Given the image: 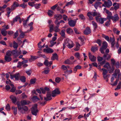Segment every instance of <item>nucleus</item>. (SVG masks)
Segmentation results:
<instances>
[{"label":"nucleus","instance_id":"nucleus-1","mask_svg":"<svg viewBox=\"0 0 121 121\" xmlns=\"http://www.w3.org/2000/svg\"><path fill=\"white\" fill-rule=\"evenodd\" d=\"M44 89L45 91H48L47 92V97L46 98H44V100L46 101H47L51 100L52 98L51 96H53V91H52V94H51V92L49 91L50 89L49 88L47 87H45L44 88Z\"/></svg>","mask_w":121,"mask_h":121},{"label":"nucleus","instance_id":"nucleus-2","mask_svg":"<svg viewBox=\"0 0 121 121\" xmlns=\"http://www.w3.org/2000/svg\"><path fill=\"white\" fill-rule=\"evenodd\" d=\"M119 18L117 14H115L113 16H112L110 15L107 16V19H111L113 22H116L119 20Z\"/></svg>","mask_w":121,"mask_h":121},{"label":"nucleus","instance_id":"nucleus-3","mask_svg":"<svg viewBox=\"0 0 121 121\" xmlns=\"http://www.w3.org/2000/svg\"><path fill=\"white\" fill-rule=\"evenodd\" d=\"M30 103V102L26 100H22L20 102L19 101H17L16 104L17 106H20V104L22 105H27Z\"/></svg>","mask_w":121,"mask_h":121},{"label":"nucleus","instance_id":"nucleus-4","mask_svg":"<svg viewBox=\"0 0 121 121\" xmlns=\"http://www.w3.org/2000/svg\"><path fill=\"white\" fill-rule=\"evenodd\" d=\"M19 110L22 113H25L26 111H27L28 110V108L27 106H18Z\"/></svg>","mask_w":121,"mask_h":121},{"label":"nucleus","instance_id":"nucleus-5","mask_svg":"<svg viewBox=\"0 0 121 121\" xmlns=\"http://www.w3.org/2000/svg\"><path fill=\"white\" fill-rule=\"evenodd\" d=\"M112 4V2L111 0H108L107 1H105L104 4H102V6L109 8L111 6Z\"/></svg>","mask_w":121,"mask_h":121},{"label":"nucleus","instance_id":"nucleus-6","mask_svg":"<svg viewBox=\"0 0 121 121\" xmlns=\"http://www.w3.org/2000/svg\"><path fill=\"white\" fill-rule=\"evenodd\" d=\"M104 67L106 68L109 71L110 73H112L114 70V69H111L110 65L108 62L107 63L103 66Z\"/></svg>","mask_w":121,"mask_h":121},{"label":"nucleus","instance_id":"nucleus-7","mask_svg":"<svg viewBox=\"0 0 121 121\" xmlns=\"http://www.w3.org/2000/svg\"><path fill=\"white\" fill-rule=\"evenodd\" d=\"M95 20L97 22L101 24H103L104 23V21H106L107 20V19L102 17L99 18L98 17H96Z\"/></svg>","mask_w":121,"mask_h":121},{"label":"nucleus","instance_id":"nucleus-8","mask_svg":"<svg viewBox=\"0 0 121 121\" xmlns=\"http://www.w3.org/2000/svg\"><path fill=\"white\" fill-rule=\"evenodd\" d=\"M31 111L33 115L35 116H36L37 113L38 112L37 106H33L31 108Z\"/></svg>","mask_w":121,"mask_h":121},{"label":"nucleus","instance_id":"nucleus-9","mask_svg":"<svg viewBox=\"0 0 121 121\" xmlns=\"http://www.w3.org/2000/svg\"><path fill=\"white\" fill-rule=\"evenodd\" d=\"M72 41L69 39H67L64 41V43L63 44V50L65 48L66 46H67L69 43V42Z\"/></svg>","mask_w":121,"mask_h":121},{"label":"nucleus","instance_id":"nucleus-10","mask_svg":"<svg viewBox=\"0 0 121 121\" xmlns=\"http://www.w3.org/2000/svg\"><path fill=\"white\" fill-rule=\"evenodd\" d=\"M88 55L89 59L91 61L94 62L96 61V57L92 55L91 53L89 52Z\"/></svg>","mask_w":121,"mask_h":121},{"label":"nucleus","instance_id":"nucleus-11","mask_svg":"<svg viewBox=\"0 0 121 121\" xmlns=\"http://www.w3.org/2000/svg\"><path fill=\"white\" fill-rule=\"evenodd\" d=\"M21 51H18L16 50L12 51V54L16 57L19 55L21 54Z\"/></svg>","mask_w":121,"mask_h":121},{"label":"nucleus","instance_id":"nucleus-12","mask_svg":"<svg viewBox=\"0 0 121 121\" xmlns=\"http://www.w3.org/2000/svg\"><path fill=\"white\" fill-rule=\"evenodd\" d=\"M60 92L59 91V89L58 88H56L53 90V97H54L57 95L60 94Z\"/></svg>","mask_w":121,"mask_h":121},{"label":"nucleus","instance_id":"nucleus-13","mask_svg":"<svg viewBox=\"0 0 121 121\" xmlns=\"http://www.w3.org/2000/svg\"><path fill=\"white\" fill-rule=\"evenodd\" d=\"M91 13L92 14V16L93 17L96 16V17H100L101 16V15L98 12H97L96 11L94 12H91Z\"/></svg>","mask_w":121,"mask_h":121},{"label":"nucleus","instance_id":"nucleus-14","mask_svg":"<svg viewBox=\"0 0 121 121\" xmlns=\"http://www.w3.org/2000/svg\"><path fill=\"white\" fill-rule=\"evenodd\" d=\"M52 61H50L49 62L47 60H45L44 62V64L46 66L48 67L50 66L52 64Z\"/></svg>","mask_w":121,"mask_h":121},{"label":"nucleus","instance_id":"nucleus-15","mask_svg":"<svg viewBox=\"0 0 121 121\" xmlns=\"http://www.w3.org/2000/svg\"><path fill=\"white\" fill-rule=\"evenodd\" d=\"M57 34L56 33H55L54 34V35L55 37H53V45L54 44H56V46H57L59 44L60 42L59 41L57 42H54L55 41L56 39V37L57 36Z\"/></svg>","mask_w":121,"mask_h":121},{"label":"nucleus","instance_id":"nucleus-16","mask_svg":"<svg viewBox=\"0 0 121 121\" xmlns=\"http://www.w3.org/2000/svg\"><path fill=\"white\" fill-rule=\"evenodd\" d=\"M91 32V30L90 28L87 27L84 31V33L86 35H87L90 34Z\"/></svg>","mask_w":121,"mask_h":121},{"label":"nucleus","instance_id":"nucleus-17","mask_svg":"<svg viewBox=\"0 0 121 121\" xmlns=\"http://www.w3.org/2000/svg\"><path fill=\"white\" fill-rule=\"evenodd\" d=\"M52 22V21L49 20L48 22V24L49 26V32H51L53 31V25L51 24V23Z\"/></svg>","mask_w":121,"mask_h":121},{"label":"nucleus","instance_id":"nucleus-18","mask_svg":"<svg viewBox=\"0 0 121 121\" xmlns=\"http://www.w3.org/2000/svg\"><path fill=\"white\" fill-rule=\"evenodd\" d=\"M20 77V76L19 73H17L13 76V78H15L16 80H19Z\"/></svg>","mask_w":121,"mask_h":121},{"label":"nucleus","instance_id":"nucleus-19","mask_svg":"<svg viewBox=\"0 0 121 121\" xmlns=\"http://www.w3.org/2000/svg\"><path fill=\"white\" fill-rule=\"evenodd\" d=\"M10 97L12 102L15 104L16 103L17 101L16 98L13 95H10Z\"/></svg>","mask_w":121,"mask_h":121},{"label":"nucleus","instance_id":"nucleus-20","mask_svg":"<svg viewBox=\"0 0 121 121\" xmlns=\"http://www.w3.org/2000/svg\"><path fill=\"white\" fill-rule=\"evenodd\" d=\"M43 50L44 52L47 53H51L53 52L52 49L49 48L47 49H44Z\"/></svg>","mask_w":121,"mask_h":121},{"label":"nucleus","instance_id":"nucleus-21","mask_svg":"<svg viewBox=\"0 0 121 121\" xmlns=\"http://www.w3.org/2000/svg\"><path fill=\"white\" fill-rule=\"evenodd\" d=\"M68 24L70 26L74 27L75 26V22L73 20H71L69 21Z\"/></svg>","mask_w":121,"mask_h":121},{"label":"nucleus","instance_id":"nucleus-22","mask_svg":"<svg viewBox=\"0 0 121 121\" xmlns=\"http://www.w3.org/2000/svg\"><path fill=\"white\" fill-rule=\"evenodd\" d=\"M62 16L60 14H56L54 15V18L56 19V20H59L62 18Z\"/></svg>","mask_w":121,"mask_h":121},{"label":"nucleus","instance_id":"nucleus-23","mask_svg":"<svg viewBox=\"0 0 121 121\" xmlns=\"http://www.w3.org/2000/svg\"><path fill=\"white\" fill-rule=\"evenodd\" d=\"M20 19L21 18L19 16H16L13 19V21L11 22L12 25H13L15 22H17L18 19Z\"/></svg>","mask_w":121,"mask_h":121},{"label":"nucleus","instance_id":"nucleus-24","mask_svg":"<svg viewBox=\"0 0 121 121\" xmlns=\"http://www.w3.org/2000/svg\"><path fill=\"white\" fill-rule=\"evenodd\" d=\"M96 95H97V94L95 93L90 94L89 97L88 98H86L87 96L86 95L84 96L85 100H88L92 97L95 96Z\"/></svg>","mask_w":121,"mask_h":121},{"label":"nucleus","instance_id":"nucleus-25","mask_svg":"<svg viewBox=\"0 0 121 121\" xmlns=\"http://www.w3.org/2000/svg\"><path fill=\"white\" fill-rule=\"evenodd\" d=\"M102 3L100 2H96L94 4V6L96 9H97L99 5L102 4Z\"/></svg>","mask_w":121,"mask_h":121},{"label":"nucleus","instance_id":"nucleus-26","mask_svg":"<svg viewBox=\"0 0 121 121\" xmlns=\"http://www.w3.org/2000/svg\"><path fill=\"white\" fill-rule=\"evenodd\" d=\"M74 63V62L71 61L68 59L66 60L64 62V63L65 64L68 65H72Z\"/></svg>","mask_w":121,"mask_h":121},{"label":"nucleus","instance_id":"nucleus-27","mask_svg":"<svg viewBox=\"0 0 121 121\" xmlns=\"http://www.w3.org/2000/svg\"><path fill=\"white\" fill-rule=\"evenodd\" d=\"M120 72V70L119 69L116 70H115V73L113 75V77H114V78H116L117 77V75L119 74Z\"/></svg>","mask_w":121,"mask_h":121},{"label":"nucleus","instance_id":"nucleus-28","mask_svg":"<svg viewBox=\"0 0 121 121\" xmlns=\"http://www.w3.org/2000/svg\"><path fill=\"white\" fill-rule=\"evenodd\" d=\"M92 23L93 26L94 30H95L98 26L97 23L94 21H92Z\"/></svg>","mask_w":121,"mask_h":121},{"label":"nucleus","instance_id":"nucleus-29","mask_svg":"<svg viewBox=\"0 0 121 121\" xmlns=\"http://www.w3.org/2000/svg\"><path fill=\"white\" fill-rule=\"evenodd\" d=\"M4 59L6 61L8 62L12 60V58L10 57L7 56H5Z\"/></svg>","mask_w":121,"mask_h":121},{"label":"nucleus","instance_id":"nucleus-30","mask_svg":"<svg viewBox=\"0 0 121 121\" xmlns=\"http://www.w3.org/2000/svg\"><path fill=\"white\" fill-rule=\"evenodd\" d=\"M87 15L89 18V19L91 20L93 19V18L92 17V14L91 12H88L87 13Z\"/></svg>","mask_w":121,"mask_h":121},{"label":"nucleus","instance_id":"nucleus-31","mask_svg":"<svg viewBox=\"0 0 121 121\" xmlns=\"http://www.w3.org/2000/svg\"><path fill=\"white\" fill-rule=\"evenodd\" d=\"M32 99L34 102L38 101L40 100L36 96H34L32 98Z\"/></svg>","mask_w":121,"mask_h":121},{"label":"nucleus","instance_id":"nucleus-32","mask_svg":"<svg viewBox=\"0 0 121 121\" xmlns=\"http://www.w3.org/2000/svg\"><path fill=\"white\" fill-rule=\"evenodd\" d=\"M74 44L72 41H70L69 43L67 46L69 48H71L74 46Z\"/></svg>","mask_w":121,"mask_h":121},{"label":"nucleus","instance_id":"nucleus-33","mask_svg":"<svg viewBox=\"0 0 121 121\" xmlns=\"http://www.w3.org/2000/svg\"><path fill=\"white\" fill-rule=\"evenodd\" d=\"M1 33L4 36H5L7 34V32L5 29H2L1 31Z\"/></svg>","mask_w":121,"mask_h":121},{"label":"nucleus","instance_id":"nucleus-34","mask_svg":"<svg viewBox=\"0 0 121 121\" xmlns=\"http://www.w3.org/2000/svg\"><path fill=\"white\" fill-rule=\"evenodd\" d=\"M18 47V44L15 41H14L13 42V48L15 49H17Z\"/></svg>","mask_w":121,"mask_h":121},{"label":"nucleus","instance_id":"nucleus-35","mask_svg":"<svg viewBox=\"0 0 121 121\" xmlns=\"http://www.w3.org/2000/svg\"><path fill=\"white\" fill-rule=\"evenodd\" d=\"M59 27V25H57L54 28L53 27V31H54L56 32H59L60 30V29L58 28Z\"/></svg>","mask_w":121,"mask_h":121},{"label":"nucleus","instance_id":"nucleus-36","mask_svg":"<svg viewBox=\"0 0 121 121\" xmlns=\"http://www.w3.org/2000/svg\"><path fill=\"white\" fill-rule=\"evenodd\" d=\"M107 46L108 44L106 41L104 42L103 43L102 47L105 49L107 48Z\"/></svg>","mask_w":121,"mask_h":121},{"label":"nucleus","instance_id":"nucleus-37","mask_svg":"<svg viewBox=\"0 0 121 121\" xmlns=\"http://www.w3.org/2000/svg\"><path fill=\"white\" fill-rule=\"evenodd\" d=\"M67 33L69 34H71L73 32V30L71 28H69L66 30Z\"/></svg>","mask_w":121,"mask_h":121},{"label":"nucleus","instance_id":"nucleus-38","mask_svg":"<svg viewBox=\"0 0 121 121\" xmlns=\"http://www.w3.org/2000/svg\"><path fill=\"white\" fill-rule=\"evenodd\" d=\"M81 68V67L80 65H76L74 68L73 70L75 72L77 69H80Z\"/></svg>","mask_w":121,"mask_h":121},{"label":"nucleus","instance_id":"nucleus-39","mask_svg":"<svg viewBox=\"0 0 121 121\" xmlns=\"http://www.w3.org/2000/svg\"><path fill=\"white\" fill-rule=\"evenodd\" d=\"M98 49V48L97 47L95 46L92 47L91 48V51L94 52H95Z\"/></svg>","mask_w":121,"mask_h":121},{"label":"nucleus","instance_id":"nucleus-40","mask_svg":"<svg viewBox=\"0 0 121 121\" xmlns=\"http://www.w3.org/2000/svg\"><path fill=\"white\" fill-rule=\"evenodd\" d=\"M81 45L78 42L76 43V48L75 49V50L76 51H78L79 49V47Z\"/></svg>","mask_w":121,"mask_h":121},{"label":"nucleus","instance_id":"nucleus-41","mask_svg":"<svg viewBox=\"0 0 121 121\" xmlns=\"http://www.w3.org/2000/svg\"><path fill=\"white\" fill-rule=\"evenodd\" d=\"M20 79L23 82H25L26 81V78L24 76H21L20 78Z\"/></svg>","mask_w":121,"mask_h":121},{"label":"nucleus","instance_id":"nucleus-42","mask_svg":"<svg viewBox=\"0 0 121 121\" xmlns=\"http://www.w3.org/2000/svg\"><path fill=\"white\" fill-rule=\"evenodd\" d=\"M65 30H61V32H60V34L63 37H65Z\"/></svg>","mask_w":121,"mask_h":121},{"label":"nucleus","instance_id":"nucleus-43","mask_svg":"<svg viewBox=\"0 0 121 121\" xmlns=\"http://www.w3.org/2000/svg\"><path fill=\"white\" fill-rule=\"evenodd\" d=\"M12 109L13 110L14 114L15 115L17 114V107H15V106H13Z\"/></svg>","mask_w":121,"mask_h":121},{"label":"nucleus","instance_id":"nucleus-44","mask_svg":"<svg viewBox=\"0 0 121 121\" xmlns=\"http://www.w3.org/2000/svg\"><path fill=\"white\" fill-rule=\"evenodd\" d=\"M27 32V31L25 32H22L21 33V34L19 35L20 37L22 38H24L25 35V33Z\"/></svg>","mask_w":121,"mask_h":121},{"label":"nucleus","instance_id":"nucleus-45","mask_svg":"<svg viewBox=\"0 0 121 121\" xmlns=\"http://www.w3.org/2000/svg\"><path fill=\"white\" fill-rule=\"evenodd\" d=\"M53 13V11L50 10H48V16L50 17H52V13Z\"/></svg>","mask_w":121,"mask_h":121},{"label":"nucleus","instance_id":"nucleus-46","mask_svg":"<svg viewBox=\"0 0 121 121\" xmlns=\"http://www.w3.org/2000/svg\"><path fill=\"white\" fill-rule=\"evenodd\" d=\"M74 56H75L78 58V59H80V54L78 52L76 53L75 54Z\"/></svg>","mask_w":121,"mask_h":121},{"label":"nucleus","instance_id":"nucleus-47","mask_svg":"<svg viewBox=\"0 0 121 121\" xmlns=\"http://www.w3.org/2000/svg\"><path fill=\"white\" fill-rule=\"evenodd\" d=\"M79 39L81 41V44L82 45L84 43V40L82 37H78Z\"/></svg>","mask_w":121,"mask_h":121},{"label":"nucleus","instance_id":"nucleus-48","mask_svg":"<svg viewBox=\"0 0 121 121\" xmlns=\"http://www.w3.org/2000/svg\"><path fill=\"white\" fill-rule=\"evenodd\" d=\"M58 56L56 53L53 54V60L56 59L58 60Z\"/></svg>","mask_w":121,"mask_h":121},{"label":"nucleus","instance_id":"nucleus-49","mask_svg":"<svg viewBox=\"0 0 121 121\" xmlns=\"http://www.w3.org/2000/svg\"><path fill=\"white\" fill-rule=\"evenodd\" d=\"M79 17L82 20H85V17L82 14L79 15Z\"/></svg>","mask_w":121,"mask_h":121},{"label":"nucleus","instance_id":"nucleus-50","mask_svg":"<svg viewBox=\"0 0 121 121\" xmlns=\"http://www.w3.org/2000/svg\"><path fill=\"white\" fill-rule=\"evenodd\" d=\"M102 70L103 71V75L107 74L108 73V71L107 70L104 68H102Z\"/></svg>","mask_w":121,"mask_h":121},{"label":"nucleus","instance_id":"nucleus-51","mask_svg":"<svg viewBox=\"0 0 121 121\" xmlns=\"http://www.w3.org/2000/svg\"><path fill=\"white\" fill-rule=\"evenodd\" d=\"M73 4V1L71 0V1L68 2L66 5V6H68L69 5H71Z\"/></svg>","mask_w":121,"mask_h":121},{"label":"nucleus","instance_id":"nucleus-52","mask_svg":"<svg viewBox=\"0 0 121 121\" xmlns=\"http://www.w3.org/2000/svg\"><path fill=\"white\" fill-rule=\"evenodd\" d=\"M61 80V79L57 77L55 78V81L57 83H59Z\"/></svg>","mask_w":121,"mask_h":121},{"label":"nucleus","instance_id":"nucleus-53","mask_svg":"<svg viewBox=\"0 0 121 121\" xmlns=\"http://www.w3.org/2000/svg\"><path fill=\"white\" fill-rule=\"evenodd\" d=\"M96 42L99 44V46H101L102 41L100 40L99 39H98Z\"/></svg>","mask_w":121,"mask_h":121},{"label":"nucleus","instance_id":"nucleus-54","mask_svg":"<svg viewBox=\"0 0 121 121\" xmlns=\"http://www.w3.org/2000/svg\"><path fill=\"white\" fill-rule=\"evenodd\" d=\"M103 75V77L104 79H105L107 78H108L110 76V75L107 74Z\"/></svg>","mask_w":121,"mask_h":121},{"label":"nucleus","instance_id":"nucleus-55","mask_svg":"<svg viewBox=\"0 0 121 121\" xmlns=\"http://www.w3.org/2000/svg\"><path fill=\"white\" fill-rule=\"evenodd\" d=\"M36 80L35 79H32L30 80V83L31 84H34Z\"/></svg>","mask_w":121,"mask_h":121},{"label":"nucleus","instance_id":"nucleus-56","mask_svg":"<svg viewBox=\"0 0 121 121\" xmlns=\"http://www.w3.org/2000/svg\"><path fill=\"white\" fill-rule=\"evenodd\" d=\"M12 54V51H8L6 53V55L7 56H10Z\"/></svg>","mask_w":121,"mask_h":121},{"label":"nucleus","instance_id":"nucleus-57","mask_svg":"<svg viewBox=\"0 0 121 121\" xmlns=\"http://www.w3.org/2000/svg\"><path fill=\"white\" fill-rule=\"evenodd\" d=\"M27 22V21H26V20L23 21V25L25 28L27 27V26L26 23Z\"/></svg>","mask_w":121,"mask_h":121},{"label":"nucleus","instance_id":"nucleus-58","mask_svg":"<svg viewBox=\"0 0 121 121\" xmlns=\"http://www.w3.org/2000/svg\"><path fill=\"white\" fill-rule=\"evenodd\" d=\"M118 81V80L117 79L113 83H111L110 84L113 86H116L117 84Z\"/></svg>","mask_w":121,"mask_h":121},{"label":"nucleus","instance_id":"nucleus-59","mask_svg":"<svg viewBox=\"0 0 121 121\" xmlns=\"http://www.w3.org/2000/svg\"><path fill=\"white\" fill-rule=\"evenodd\" d=\"M18 35V32L17 30L16 32L15 33L14 35V38H16Z\"/></svg>","mask_w":121,"mask_h":121},{"label":"nucleus","instance_id":"nucleus-60","mask_svg":"<svg viewBox=\"0 0 121 121\" xmlns=\"http://www.w3.org/2000/svg\"><path fill=\"white\" fill-rule=\"evenodd\" d=\"M27 5L25 4V3H23V4H21L20 6L22 7L23 8H25L26 6Z\"/></svg>","mask_w":121,"mask_h":121},{"label":"nucleus","instance_id":"nucleus-61","mask_svg":"<svg viewBox=\"0 0 121 121\" xmlns=\"http://www.w3.org/2000/svg\"><path fill=\"white\" fill-rule=\"evenodd\" d=\"M22 65V62H21L20 61H18L17 63V67H20Z\"/></svg>","mask_w":121,"mask_h":121},{"label":"nucleus","instance_id":"nucleus-62","mask_svg":"<svg viewBox=\"0 0 121 121\" xmlns=\"http://www.w3.org/2000/svg\"><path fill=\"white\" fill-rule=\"evenodd\" d=\"M15 3H13V5L11 6V9L12 10H14L16 7L15 6Z\"/></svg>","mask_w":121,"mask_h":121},{"label":"nucleus","instance_id":"nucleus-63","mask_svg":"<svg viewBox=\"0 0 121 121\" xmlns=\"http://www.w3.org/2000/svg\"><path fill=\"white\" fill-rule=\"evenodd\" d=\"M97 60L99 62H100L102 61L103 60V58L100 56H99L97 57Z\"/></svg>","mask_w":121,"mask_h":121},{"label":"nucleus","instance_id":"nucleus-64","mask_svg":"<svg viewBox=\"0 0 121 121\" xmlns=\"http://www.w3.org/2000/svg\"><path fill=\"white\" fill-rule=\"evenodd\" d=\"M115 41V39L114 38L110 37L109 39V41L108 42H112Z\"/></svg>","mask_w":121,"mask_h":121}]
</instances>
